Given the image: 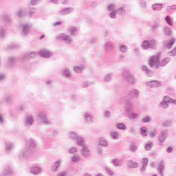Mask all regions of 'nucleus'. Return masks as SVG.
I'll list each match as a JSON object with an SVG mask.
<instances>
[{"label": "nucleus", "instance_id": "obj_47", "mask_svg": "<svg viewBox=\"0 0 176 176\" xmlns=\"http://www.w3.org/2000/svg\"><path fill=\"white\" fill-rule=\"evenodd\" d=\"M141 135L143 136V137H146L148 135V132H146V127L145 126H142L141 128Z\"/></svg>", "mask_w": 176, "mask_h": 176}, {"label": "nucleus", "instance_id": "obj_3", "mask_svg": "<svg viewBox=\"0 0 176 176\" xmlns=\"http://www.w3.org/2000/svg\"><path fill=\"white\" fill-rule=\"evenodd\" d=\"M122 78L124 79V80H126L129 85H135L137 82V80H135V77L129 69H124L123 70L122 73Z\"/></svg>", "mask_w": 176, "mask_h": 176}, {"label": "nucleus", "instance_id": "obj_6", "mask_svg": "<svg viewBox=\"0 0 176 176\" xmlns=\"http://www.w3.org/2000/svg\"><path fill=\"white\" fill-rule=\"evenodd\" d=\"M23 123L25 127H30L35 123V118L32 114H28L23 120Z\"/></svg>", "mask_w": 176, "mask_h": 176}, {"label": "nucleus", "instance_id": "obj_36", "mask_svg": "<svg viewBox=\"0 0 176 176\" xmlns=\"http://www.w3.org/2000/svg\"><path fill=\"white\" fill-rule=\"evenodd\" d=\"M129 151L133 153H135L137 151H138V146H137V144L132 142L130 145Z\"/></svg>", "mask_w": 176, "mask_h": 176}, {"label": "nucleus", "instance_id": "obj_18", "mask_svg": "<svg viewBox=\"0 0 176 176\" xmlns=\"http://www.w3.org/2000/svg\"><path fill=\"white\" fill-rule=\"evenodd\" d=\"M43 170L41 166H32L30 168V173L34 175H38L42 173Z\"/></svg>", "mask_w": 176, "mask_h": 176}, {"label": "nucleus", "instance_id": "obj_21", "mask_svg": "<svg viewBox=\"0 0 176 176\" xmlns=\"http://www.w3.org/2000/svg\"><path fill=\"white\" fill-rule=\"evenodd\" d=\"M61 163H63V161H61V160H59L52 164V171H54V173H57V170H58V167L61 166Z\"/></svg>", "mask_w": 176, "mask_h": 176}, {"label": "nucleus", "instance_id": "obj_13", "mask_svg": "<svg viewBox=\"0 0 176 176\" xmlns=\"http://www.w3.org/2000/svg\"><path fill=\"white\" fill-rule=\"evenodd\" d=\"M146 87H150L151 89L153 87H160L162 86V83H160L158 80H151L146 82Z\"/></svg>", "mask_w": 176, "mask_h": 176}, {"label": "nucleus", "instance_id": "obj_28", "mask_svg": "<svg viewBox=\"0 0 176 176\" xmlns=\"http://www.w3.org/2000/svg\"><path fill=\"white\" fill-rule=\"evenodd\" d=\"M175 38H171L168 42L166 41L164 43L165 47H166L167 49H170L173 47V45L175 43Z\"/></svg>", "mask_w": 176, "mask_h": 176}, {"label": "nucleus", "instance_id": "obj_8", "mask_svg": "<svg viewBox=\"0 0 176 176\" xmlns=\"http://www.w3.org/2000/svg\"><path fill=\"white\" fill-rule=\"evenodd\" d=\"M159 63H160V60L159 59V55H155L150 57L148 64L152 68L155 67L157 68V67L159 66Z\"/></svg>", "mask_w": 176, "mask_h": 176}, {"label": "nucleus", "instance_id": "obj_26", "mask_svg": "<svg viewBox=\"0 0 176 176\" xmlns=\"http://www.w3.org/2000/svg\"><path fill=\"white\" fill-rule=\"evenodd\" d=\"M112 163L116 167H120L123 164V160L113 159Z\"/></svg>", "mask_w": 176, "mask_h": 176}, {"label": "nucleus", "instance_id": "obj_31", "mask_svg": "<svg viewBox=\"0 0 176 176\" xmlns=\"http://www.w3.org/2000/svg\"><path fill=\"white\" fill-rule=\"evenodd\" d=\"M62 74L65 78H69L71 76V71L69 68H65L62 70Z\"/></svg>", "mask_w": 176, "mask_h": 176}, {"label": "nucleus", "instance_id": "obj_14", "mask_svg": "<svg viewBox=\"0 0 176 176\" xmlns=\"http://www.w3.org/2000/svg\"><path fill=\"white\" fill-rule=\"evenodd\" d=\"M75 10V8L72 7H69L67 8H65L63 10H60L58 11V14L60 16H67V14H69V13H72V12H74Z\"/></svg>", "mask_w": 176, "mask_h": 176}, {"label": "nucleus", "instance_id": "obj_25", "mask_svg": "<svg viewBox=\"0 0 176 176\" xmlns=\"http://www.w3.org/2000/svg\"><path fill=\"white\" fill-rule=\"evenodd\" d=\"M126 164L130 167V168H137V167L139 166L138 162H135L133 160H128L126 162Z\"/></svg>", "mask_w": 176, "mask_h": 176}, {"label": "nucleus", "instance_id": "obj_63", "mask_svg": "<svg viewBox=\"0 0 176 176\" xmlns=\"http://www.w3.org/2000/svg\"><path fill=\"white\" fill-rule=\"evenodd\" d=\"M41 1L42 0H32L31 3H32V5L35 6L36 5H38V3H39V2H41Z\"/></svg>", "mask_w": 176, "mask_h": 176}, {"label": "nucleus", "instance_id": "obj_34", "mask_svg": "<svg viewBox=\"0 0 176 176\" xmlns=\"http://www.w3.org/2000/svg\"><path fill=\"white\" fill-rule=\"evenodd\" d=\"M112 73H109L106 74L104 77V83H109L112 80Z\"/></svg>", "mask_w": 176, "mask_h": 176}, {"label": "nucleus", "instance_id": "obj_39", "mask_svg": "<svg viewBox=\"0 0 176 176\" xmlns=\"http://www.w3.org/2000/svg\"><path fill=\"white\" fill-rule=\"evenodd\" d=\"M109 17H110V19H113V20H115V19L118 17V11H116V10H113L109 13Z\"/></svg>", "mask_w": 176, "mask_h": 176}, {"label": "nucleus", "instance_id": "obj_29", "mask_svg": "<svg viewBox=\"0 0 176 176\" xmlns=\"http://www.w3.org/2000/svg\"><path fill=\"white\" fill-rule=\"evenodd\" d=\"M110 137L112 138V140H119L120 138V135H119V133L117 131H113L110 133Z\"/></svg>", "mask_w": 176, "mask_h": 176}, {"label": "nucleus", "instance_id": "obj_1", "mask_svg": "<svg viewBox=\"0 0 176 176\" xmlns=\"http://www.w3.org/2000/svg\"><path fill=\"white\" fill-rule=\"evenodd\" d=\"M36 148V142L35 140L30 138L26 140L25 148L21 151L19 154L20 160H24L30 157V155L34 153V149Z\"/></svg>", "mask_w": 176, "mask_h": 176}, {"label": "nucleus", "instance_id": "obj_56", "mask_svg": "<svg viewBox=\"0 0 176 176\" xmlns=\"http://www.w3.org/2000/svg\"><path fill=\"white\" fill-rule=\"evenodd\" d=\"M76 152H78V148L76 147H72L69 151V153H71L72 155H74V153H76Z\"/></svg>", "mask_w": 176, "mask_h": 176}, {"label": "nucleus", "instance_id": "obj_53", "mask_svg": "<svg viewBox=\"0 0 176 176\" xmlns=\"http://www.w3.org/2000/svg\"><path fill=\"white\" fill-rule=\"evenodd\" d=\"M157 135V129L151 131L149 132V135H151L152 137V138H154V137H156Z\"/></svg>", "mask_w": 176, "mask_h": 176}, {"label": "nucleus", "instance_id": "obj_12", "mask_svg": "<svg viewBox=\"0 0 176 176\" xmlns=\"http://www.w3.org/2000/svg\"><path fill=\"white\" fill-rule=\"evenodd\" d=\"M167 137H168V130H164L162 131L161 133L158 136L159 142L161 144H163L167 140Z\"/></svg>", "mask_w": 176, "mask_h": 176}, {"label": "nucleus", "instance_id": "obj_45", "mask_svg": "<svg viewBox=\"0 0 176 176\" xmlns=\"http://www.w3.org/2000/svg\"><path fill=\"white\" fill-rule=\"evenodd\" d=\"M165 21H166L168 25H174V23H173V20L171 19V16L168 15L165 17Z\"/></svg>", "mask_w": 176, "mask_h": 176}, {"label": "nucleus", "instance_id": "obj_64", "mask_svg": "<svg viewBox=\"0 0 176 176\" xmlns=\"http://www.w3.org/2000/svg\"><path fill=\"white\" fill-rule=\"evenodd\" d=\"M67 175H68V172L63 171V172L59 173L57 176H67Z\"/></svg>", "mask_w": 176, "mask_h": 176}, {"label": "nucleus", "instance_id": "obj_46", "mask_svg": "<svg viewBox=\"0 0 176 176\" xmlns=\"http://www.w3.org/2000/svg\"><path fill=\"white\" fill-rule=\"evenodd\" d=\"M72 162L73 163H78V162H80V156H79V155H74L72 157Z\"/></svg>", "mask_w": 176, "mask_h": 176}, {"label": "nucleus", "instance_id": "obj_23", "mask_svg": "<svg viewBox=\"0 0 176 176\" xmlns=\"http://www.w3.org/2000/svg\"><path fill=\"white\" fill-rule=\"evenodd\" d=\"M142 69L144 72H145V74L147 76H149V77L153 76V72H152V70L149 69V68H148V67L142 66Z\"/></svg>", "mask_w": 176, "mask_h": 176}, {"label": "nucleus", "instance_id": "obj_60", "mask_svg": "<svg viewBox=\"0 0 176 176\" xmlns=\"http://www.w3.org/2000/svg\"><path fill=\"white\" fill-rule=\"evenodd\" d=\"M171 102V98L168 97V96H165L164 98V102H166V103H169Z\"/></svg>", "mask_w": 176, "mask_h": 176}, {"label": "nucleus", "instance_id": "obj_38", "mask_svg": "<svg viewBox=\"0 0 176 176\" xmlns=\"http://www.w3.org/2000/svg\"><path fill=\"white\" fill-rule=\"evenodd\" d=\"M11 149H13V143L8 142L6 143V152H10Z\"/></svg>", "mask_w": 176, "mask_h": 176}, {"label": "nucleus", "instance_id": "obj_5", "mask_svg": "<svg viewBox=\"0 0 176 176\" xmlns=\"http://www.w3.org/2000/svg\"><path fill=\"white\" fill-rule=\"evenodd\" d=\"M57 41H63L67 45H71L73 42V38L71 36L68 35L67 33H62L56 36Z\"/></svg>", "mask_w": 176, "mask_h": 176}, {"label": "nucleus", "instance_id": "obj_17", "mask_svg": "<svg viewBox=\"0 0 176 176\" xmlns=\"http://www.w3.org/2000/svg\"><path fill=\"white\" fill-rule=\"evenodd\" d=\"M115 49V45H113V43L112 42H107L104 45V51L107 53H111Z\"/></svg>", "mask_w": 176, "mask_h": 176}, {"label": "nucleus", "instance_id": "obj_40", "mask_svg": "<svg viewBox=\"0 0 176 176\" xmlns=\"http://www.w3.org/2000/svg\"><path fill=\"white\" fill-rule=\"evenodd\" d=\"M129 47H127V45L123 44L120 45V51L121 53H127Z\"/></svg>", "mask_w": 176, "mask_h": 176}, {"label": "nucleus", "instance_id": "obj_58", "mask_svg": "<svg viewBox=\"0 0 176 176\" xmlns=\"http://www.w3.org/2000/svg\"><path fill=\"white\" fill-rule=\"evenodd\" d=\"M160 107L161 108H168V103L166 102H162L160 104Z\"/></svg>", "mask_w": 176, "mask_h": 176}, {"label": "nucleus", "instance_id": "obj_59", "mask_svg": "<svg viewBox=\"0 0 176 176\" xmlns=\"http://www.w3.org/2000/svg\"><path fill=\"white\" fill-rule=\"evenodd\" d=\"M106 170L109 175H113V170L109 168V167H106Z\"/></svg>", "mask_w": 176, "mask_h": 176}, {"label": "nucleus", "instance_id": "obj_2", "mask_svg": "<svg viewBox=\"0 0 176 176\" xmlns=\"http://www.w3.org/2000/svg\"><path fill=\"white\" fill-rule=\"evenodd\" d=\"M124 111L126 116L131 120H135L140 116L138 113L133 112L134 111V104L130 100L126 102Z\"/></svg>", "mask_w": 176, "mask_h": 176}, {"label": "nucleus", "instance_id": "obj_20", "mask_svg": "<svg viewBox=\"0 0 176 176\" xmlns=\"http://www.w3.org/2000/svg\"><path fill=\"white\" fill-rule=\"evenodd\" d=\"M81 156H83L84 157H89L90 156V149L87 146H83L82 149L80 151Z\"/></svg>", "mask_w": 176, "mask_h": 176}, {"label": "nucleus", "instance_id": "obj_33", "mask_svg": "<svg viewBox=\"0 0 176 176\" xmlns=\"http://www.w3.org/2000/svg\"><path fill=\"white\" fill-rule=\"evenodd\" d=\"M153 10H156L159 12V10H162L163 9V4L162 3H155L152 6Z\"/></svg>", "mask_w": 176, "mask_h": 176}, {"label": "nucleus", "instance_id": "obj_19", "mask_svg": "<svg viewBox=\"0 0 176 176\" xmlns=\"http://www.w3.org/2000/svg\"><path fill=\"white\" fill-rule=\"evenodd\" d=\"M164 162L160 161L157 166L158 173L160 176H164Z\"/></svg>", "mask_w": 176, "mask_h": 176}, {"label": "nucleus", "instance_id": "obj_43", "mask_svg": "<svg viewBox=\"0 0 176 176\" xmlns=\"http://www.w3.org/2000/svg\"><path fill=\"white\" fill-rule=\"evenodd\" d=\"M153 148V142H148L145 145V149L146 151H151Z\"/></svg>", "mask_w": 176, "mask_h": 176}, {"label": "nucleus", "instance_id": "obj_62", "mask_svg": "<svg viewBox=\"0 0 176 176\" xmlns=\"http://www.w3.org/2000/svg\"><path fill=\"white\" fill-rule=\"evenodd\" d=\"M89 85H90L87 81H85L81 84V87L85 89V87H89Z\"/></svg>", "mask_w": 176, "mask_h": 176}, {"label": "nucleus", "instance_id": "obj_11", "mask_svg": "<svg viewBox=\"0 0 176 176\" xmlns=\"http://www.w3.org/2000/svg\"><path fill=\"white\" fill-rule=\"evenodd\" d=\"M38 54L41 57H44V58H50L53 56V52L47 49H43L38 52Z\"/></svg>", "mask_w": 176, "mask_h": 176}, {"label": "nucleus", "instance_id": "obj_10", "mask_svg": "<svg viewBox=\"0 0 176 176\" xmlns=\"http://www.w3.org/2000/svg\"><path fill=\"white\" fill-rule=\"evenodd\" d=\"M38 54L39 53L36 52L26 53L21 56V60L22 61H25V60H30V58H36Z\"/></svg>", "mask_w": 176, "mask_h": 176}, {"label": "nucleus", "instance_id": "obj_50", "mask_svg": "<svg viewBox=\"0 0 176 176\" xmlns=\"http://www.w3.org/2000/svg\"><path fill=\"white\" fill-rule=\"evenodd\" d=\"M116 6V5L114 3H111L107 6V9L108 12H112V10H114L113 9H115Z\"/></svg>", "mask_w": 176, "mask_h": 176}, {"label": "nucleus", "instance_id": "obj_42", "mask_svg": "<svg viewBox=\"0 0 176 176\" xmlns=\"http://www.w3.org/2000/svg\"><path fill=\"white\" fill-rule=\"evenodd\" d=\"M99 144L101 146H108V142L104 138H100Z\"/></svg>", "mask_w": 176, "mask_h": 176}, {"label": "nucleus", "instance_id": "obj_57", "mask_svg": "<svg viewBox=\"0 0 176 176\" xmlns=\"http://www.w3.org/2000/svg\"><path fill=\"white\" fill-rule=\"evenodd\" d=\"M25 14V13L24 12H23V10H19L16 13V15L18 17H23V16H24Z\"/></svg>", "mask_w": 176, "mask_h": 176}, {"label": "nucleus", "instance_id": "obj_51", "mask_svg": "<svg viewBox=\"0 0 176 176\" xmlns=\"http://www.w3.org/2000/svg\"><path fill=\"white\" fill-rule=\"evenodd\" d=\"M139 1H140V5L141 8H142L143 9L146 8V7L148 6L146 1L145 0H139Z\"/></svg>", "mask_w": 176, "mask_h": 176}, {"label": "nucleus", "instance_id": "obj_4", "mask_svg": "<svg viewBox=\"0 0 176 176\" xmlns=\"http://www.w3.org/2000/svg\"><path fill=\"white\" fill-rule=\"evenodd\" d=\"M37 122H42L46 126H50L52 121L47 118V115L44 112H40L37 115Z\"/></svg>", "mask_w": 176, "mask_h": 176}, {"label": "nucleus", "instance_id": "obj_30", "mask_svg": "<svg viewBox=\"0 0 176 176\" xmlns=\"http://www.w3.org/2000/svg\"><path fill=\"white\" fill-rule=\"evenodd\" d=\"M68 137L69 138H70V140H72L73 141H76V139L78 138V137H79V135H78L76 132L71 131L69 133Z\"/></svg>", "mask_w": 176, "mask_h": 176}, {"label": "nucleus", "instance_id": "obj_32", "mask_svg": "<svg viewBox=\"0 0 176 176\" xmlns=\"http://www.w3.org/2000/svg\"><path fill=\"white\" fill-rule=\"evenodd\" d=\"M116 11H117V13L120 14V16H124V14H126V8H124V6H121L118 8L116 10Z\"/></svg>", "mask_w": 176, "mask_h": 176}, {"label": "nucleus", "instance_id": "obj_27", "mask_svg": "<svg viewBox=\"0 0 176 176\" xmlns=\"http://www.w3.org/2000/svg\"><path fill=\"white\" fill-rule=\"evenodd\" d=\"M75 141H76L78 146H85V139L81 136H78Z\"/></svg>", "mask_w": 176, "mask_h": 176}, {"label": "nucleus", "instance_id": "obj_35", "mask_svg": "<svg viewBox=\"0 0 176 176\" xmlns=\"http://www.w3.org/2000/svg\"><path fill=\"white\" fill-rule=\"evenodd\" d=\"M164 32L165 35H166V36H171V35L173 34V30H171V28H170L169 27H165L164 28Z\"/></svg>", "mask_w": 176, "mask_h": 176}, {"label": "nucleus", "instance_id": "obj_55", "mask_svg": "<svg viewBox=\"0 0 176 176\" xmlns=\"http://www.w3.org/2000/svg\"><path fill=\"white\" fill-rule=\"evenodd\" d=\"M6 34V30L3 28H0V38H3Z\"/></svg>", "mask_w": 176, "mask_h": 176}, {"label": "nucleus", "instance_id": "obj_54", "mask_svg": "<svg viewBox=\"0 0 176 176\" xmlns=\"http://www.w3.org/2000/svg\"><path fill=\"white\" fill-rule=\"evenodd\" d=\"M89 6V8H97V6H98V1H91Z\"/></svg>", "mask_w": 176, "mask_h": 176}, {"label": "nucleus", "instance_id": "obj_48", "mask_svg": "<svg viewBox=\"0 0 176 176\" xmlns=\"http://www.w3.org/2000/svg\"><path fill=\"white\" fill-rule=\"evenodd\" d=\"M151 120H152V117L148 116L142 119V122H143V123H149Z\"/></svg>", "mask_w": 176, "mask_h": 176}, {"label": "nucleus", "instance_id": "obj_9", "mask_svg": "<svg viewBox=\"0 0 176 176\" xmlns=\"http://www.w3.org/2000/svg\"><path fill=\"white\" fill-rule=\"evenodd\" d=\"M127 96L130 100H137L140 97V90L132 89L129 91Z\"/></svg>", "mask_w": 176, "mask_h": 176}, {"label": "nucleus", "instance_id": "obj_24", "mask_svg": "<svg viewBox=\"0 0 176 176\" xmlns=\"http://www.w3.org/2000/svg\"><path fill=\"white\" fill-rule=\"evenodd\" d=\"M160 27H161L160 21H155L151 25V30L153 32H156V31H157V30H159Z\"/></svg>", "mask_w": 176, "mask_h": 176}, {"label": "nucleus", "instance_id": "obj_61", "mask_svg": "<svg viewBox=\"0 0 176 176\" xmlns=\"http://www.w3.org/2000/svg\"><path fill=\"white\" fill-rule=\"evenodd\" d=\"M111 111H106L105 112H104V118H106L107 119H108L109 118H111Z\"/></svg>", "mask_w": 176, "mask_h": 176}, {"label": "nucleus", "instance_id": "obj_15", "mask_svg": "<svg viewBox=\"0 0 176 176\" xmlns=\"http://www.w3.org/2000/svg\"><path fill=\"white\" fill-rule=\"evenodd\" d=\"M21 27H22V32H21V35L22 36H25V35H28L30 34V24L28 23H24L21 24Z\"/></svg>", "mask_w": 176, "mask_h": 176}, {"label": "nucleus", "instance_id": "obj_41", "mask_svg": "<svg viewBox=\"0 0 176 176\" xmlns=\"http://www.w3.org/2000/svg\"><path fill=\"white\" fill-rule=\"evenodd\" d=\"M170 58H165L164 59H163L161 63H160V65L161 67H166V65H167V64L168 63H170Z\"/></svg>", "mask_w": 176, "mask_h": 176}, {"label": "nucleus", "instance_id": "obj_22", "mask_svg": "<svg viewBox=\"0 0 176 176\" xmlns=\"http://www.w3.org/2000/svg\"><path fill=\"white\" fill-rule=\"evenodd\" d=\"M84 120L85 123H93V116L89 113H85Z\"/></svg>", "mask_w": 176, "mask_h": 176}, {"label": "nucleus", "instance_id": "obj_16", "mask_svg": "<svg viewBox=\"0 0 176 176\" xmlns=\"http://www.w3.org/2000/svg\"><path fill=\"white\" fill-rule=\"evenodd\" d=\"M67 32H69V34H70V36L73 37L76 36V35L79 34V30H78V28L75 26L69 27L67 29Z\"/></svg>", "mask_w": 176, "mask_h": 176}, {"label": "nucleus", "instance_id": "obj_52", "mask_svg": "<svg viewBox=\"0 0 176 176\" xmlns=\"http://www.w3.org/2000/svg\"><path fill=\"white\" fill-rule=\"evenodd\" d=\"M171 123L172 122L170 120H166L162 123V126L163 127H165V128L170 127V126H171Z\"/></svg>", "mask_w": 176, "mask_h": 176}, {"label": "nucleus", "instance_id": "obj_44", "mask_svg": "<svg viewBox=\"0 0 176 176\" xmlns=\"http://www.w3.org/2000/svg\"><path fill=\"white\" fill-rule=\"evenodd\" d=\"M116 127L119 130H127V126H126V124H124L123 123H120V124H116Z\"/></svg>", "mask_w": 176, "mask_h": 176}, {"label": "nucleus", "instance_id": "obj_37", "mask_svg": "<svg viewBox=\"0 0 176 176\" xmlns=\"http://www.w3.org/2000/svg\"><path fill=\"white\" fill-rule=\"evenodd\" d=\"M84 69L85 67L75 66L74 67V71L76 72V74H81V72H83Z\"/></svg>", "mask_w": 176, "mask_h": 176}, {"label": "nucleus", "instance_id": "obj_7", "mask_svg": "<svg viewBox=\"0 0 176 176\" xmlns=\"http://www.w3.org/2000/svg\"><path fill=\"white\" fill-rule=\"evenodd\" d=\"M156 46V41L155 40H145L142 42V47L144 49V50H146L148 49H150L151 47L152 49H155V47Z\"/></svg>", "mask_w": 176, "mask_h": 176}, {"label": "nucleus", "instance_id": "obj_49", "mask_svg": "<svg viewBox=\"0 0 176 176\" xmlns=\"http://www.w3.org/2000/svg\"><path fill=\"white\" fill-rule=\"evenodd\" d=\"M11 100L12 96L10 95L6 94L3 98V101H5V102H10Z\"/></svg>", "mask_w": 176, "mask_h": 176}]
</instances>
